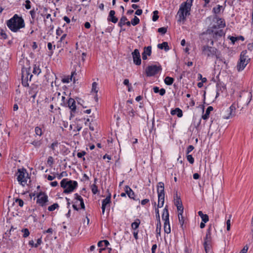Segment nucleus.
Returning a JSON list of instances; mask_svg holds the SVG:
<instances>
[{
  "label": "nucleus",
  "instance_id": "f257e3e1",
  "mask_svg": "<svg viewBox=\"0 0 253 253\" xmlns=\"http://www.w3.org/2000/svg\"><path fill=\"white\" fill-rule=\"evenodd\" d=\"M7 26L11 31L17 32L25 27L24 20L16 14L7 21Z\"/></svg>",
  "mask_w": 253,
  "mask_h": 253
},
{
  "label": "nucleus",
  "instance_id": "f03ea898",
  "mask_svg": "<svg viewBox=\"0 0 253 253\" xmlns=\"http://www.w3.org/2000/svg\"><path fill=\"white\" fill-rule=\"evenodd\" d=\"M193 1V0H187L185 2H182L180 4L177 14L178 17V21H184L186 20V17L190 14Z\"/></svg>",
  "mask_w": 253,
  "mask_h": 253
},
{
  "label": "nucleus",
  "instance_id": "7ed1b4c3",
  "mask_svg": "<svg viewBox=\"0 0 253 253\" xmlns=\"http://www.w3.org/2000/svg\"><path fill=\"white\" fill-rule=\"evenodd\" d=\"M60 185L61 187L64 189L63 192L66 194H69L73 192L78 187V182L76 181L64 178L61 180Z\"/></svg>",
  "mask_w": 253,
  "mask_h": 253
},
{
  "label": "nucleus",
  "instance_id": "20e7f679",
  "mask_svg": "<svg viewBox=\"0 0 253 253\" xmlns=\"http://www.w3.org/2000/svg\"><path fill=\"white\" fill-rule=\"evenodd\" d=\"M217 49L214 47L205 45L202 47V54L207 56L208 57H213L215 56L218 58V56L217 54Z\"/></svg>",
  "mask_w": 253,
  "mask_h": 253
},
{
  "label": "nucleus",
  "instance_id": "39448f33",
  "mask_svg": "<svg viewBox=\"0 0 253 253\" xmlns=\"http://www.w3.org/2000/svg\"><path fill=\"white\" fill-rule=\"evenodd\" d=\"M211 226H210L207 230L206 235L204 238V247L206 253H208L211 247Z\"/></svg>",
  "mask_w": 253,
  "mask_h": 253
},
{
  "label": "nucleus",
  "instance_id": "423d86ee",
  "mask_svg": "<svg viewBox=\"0 0 253 253\" xmlns=\"http://www.w3.org/2000/svg\"><path fill=\"white\" fill-rule=\"evenodd\" d=\"M17 179L19 183L22 186H25L27 184V179L28 178V173L25 169H18L17 173Z\"/></svg>",
  "mask_w": 253,
  "mask_h": 253
},
{
  "label": "nucleus",
  "instance_id": "0eeeda50",
  "mask_svg": "<svg viewBox=\"0 0 253 253\" xmlns=\"http://www.w3.org/2000/svg\"><path fill=\"white\" fill-rule=\"evenodd\" d=\"M247 51H243L240 55V61L237 65V69L238 71H242L248 64L250 58H248L246 54Z\"/></svg>",
  "mask_w": 253,
  "mask_h": 253
},
{
  "label": "nucleus",
  "instance_id": "6e6552de",
  "mask_svg": "<svg viewBox=\"0 0 253 253\" xmlns=\"http://www.w3.org/2000/svg\"><path fill=\"white\" fill-rule=\"evenodd\" d=\"M236 106L233 104L226 110L223 112L222 117L224 119H228L235 115Z\"/></svg>",
  "mask_w": 253,
  "mask_h": 253
},
{
  "label": "nucleus",
  "instance_id": "1a4fd4ad",
  "mask_svg": "<svg viewBox=\"0 0 253 253\" xmlns=\"http://www.w3.org/2000/svg\"><path fill=\"white\" fill-rule=\"evenodd\" d=\"M22 84L24 86H29L28 81L29 80L31 81V78L33 76L32 74H30L29 71L27 69L22 70Z\"/></svg>",
  "mask_w": 253,
  "mask_h": 253
},
{
  "label": "nucleus",
  "instance_id": "9d476101",
  "mask_svg": "<svg viewBox=\"0 0 253 253\" xmlns=\"http://www.w3.org/2000/svg\"><path fill=\"white\" fill-rule=\"evenodd\" d=\"M161 69V67L157 65H151L146 68L145 72L147 76L151 77L157 74Z\"/></svg>",
  "mask_w": 253,
  "mask_h": 253
},
{
  "label": "nucleus",
  "instance_id": "9b49d317",
  "mask_svg": "<svg viewBox=\"0 0 253 253\" xmlns=\"http://www.w3.org/2000/svg\"><path fill=\"white\" fill-rule=\"evenodd\" d=\"M133 63L136 65H140L141 63L140 55L138 49H135L131 53Z\"/></svg>",
  "mask_w": 253,
  "mask_h": 253
},
{
  "label": "nucleus",
  "instance_id": "f8f14e48",
  "mask_svg": "<svg viewBox=\"0 0 253 253\" xmlns=\"http://www.w3.org/2000/svg\"><path fill=\"white\" fill-rule=\"evenodd\" d=\"M48 197L44 193H40L37 196V203L40 206L43 207L45 205V203L47 202Z\"/></svg>",
  "mask_w": 253,
  "mask_h": 253
},
{
  "label": "nucleus",
  "instance_id": "ddd939ff",
  "mask_svg": "<svg viewBox=\"0 0 253 253\" xmlns=\"http://www.w3.org/2000/svg\"><path fill=\"white\" fill-rule=\"evenodd\" d=\"M66 106L69 108L72 113H74L76 110L75 100L73 98H70L67 102Z\"/></svg>",
  "mask_w": 253,
  "mask_h": 253
},
{
  "label": "nucleus",
  "instance_id": "4468645a",
  "mask_svg": "<svg viewBox=\"0 0 253 253\" xmlns=\"http://www.w3.org/2000/svg\"><path fill=\"white\" fill-rule=\"evenodd\" d=\"M111 202V194H110L107 197L103 199L102 201V213L104 214L105 209L107 205H109Z\"/></svg>",
  "mask_w": 253,
  "mask_h": 253
},
{
  "label": "nucleus",
  "instance_id": "2eb2a0df",
  "mask_svg": "<svg viewBox=\"0 0 253 253\" xmlns=\"http://www.w3.org/2000/svg\"><path fill=\"white\" fill-rule=\"evenodd\" d=\"M216 25L212 27V28L216 29V28L220 29L224 28L225 26V22L224 20L220 18H216Z\"/></svg>",
  "mask_w": 253,
  "mask_h": 253
},
{
  "label": "nucleus",
  "instance_id": "dca6fc26",
  "mask_svg": "<svg viewBox=\"0 0 253 253\" xmlns=\"http://www.w3.org/2000/svg\"><path fill=\"white\" fill-rule=\"evenodd\" d=\"M115 11L114 10H110L107 18L108 21H111L113 23H116L118 21V19L115 16Z\"/></svg>",
  "mask_w": 253,
  "mask_h": 253
},
{
  "label": "nucleus",
  "instance_id": "f3484780",
  "mask_svg": "<svg viewBox=\"0 0 253 253\" xmlns=\"http://www.w3.org/2000/svg\"><path fill=\"white\" fill-rule=\"evenodd\" d=\"M157 193L158 196H165L164 192V183L162 182H160L157 186Z\"/></svg>",
  "mask_w": 253,
  "mask_h": 253
},
{
  "label": "nucleus",
  "instance_id": "a211bd4d",
  "mask_svg": "<svg viewBox=\"0 0 253 253\" xmlns=\"http://www.w3.org/2000/svg\"><path fill=\"white\" fill-rule=\"evenodd\" d=\"M162 219L165 222H169V212L168 211V206H166L162 214Z\"/></svg>",
  "mask_w": 253,
  "mask_h": 253
},
{
  "label": "nucleus",
  "instance_id": "6ab92c4d",
  "mask_svg": "<svg viewBox=\"0 0 253 253\" xmlns=\"http://www.w3.org/2000/svg\"><path fill=\"white\" fill-rule=\"evenodd\" d=\"M225 7H223L222 5H217L216 6L212 8V12L213 14L215 15H217L220 13L221 11H223L224 10Z\"/></svg>",
  "mask_w": 253,
  "mask_h": 253
},
{
  "label": "nucleus",
  "instance_id": "aec40b11",
  "mask_svg": "<svg viewBox=\"0 0 253 253\" xmlns=\"http://www.w3.org/2000/svg\"><path fill=\"white\" fill-rule=\"evenodd\" d=\"M125 190V192H126L129 198L134 199V193L128 186H126Z\"/></svg>",
  "mask_w": 253,
  "mask_h": 253
},
{
  "label": "nucleus",
  "instance_id": "412c9836",
  "mask_svg": "<svg viewBox=\"0 0 253 253\" xmlns=\"http://www.w3.org/2000/svg\"><path fill=\"white\" fill-rule=\"evenodd\" d=\"M171 114L172 115H177V116L179 118H180L183 115L182 111L181 109L178 108H176L174 110L171 111Z\"/></svg>",
  "mask_w": 253,
  "mask_h": 253
},
{
  "label": "nucleus",
  "instance_id": "4be33fe9",
  "mask_svg": "<svg viewBox=\"0 0 253 253\" xmlns=\"http://www.w3.org/2000/svg\"><path fill=\"white\" fill-rule=\"evenodd\" d=\"M178 218L179 224H180L181 228L182 229H184V228L185 227V226L184 225L185 220L184 219V217L183 216V215L181 214V213H178Z\"/></svg>",
  "mask_w": 253,
  "mask_h": 253
},
{
  "label": "nucleus",
  "instance_id": "5701e85b",
  "mask_svg": "<svg viewBox=\"0 0 253 253\" xmlns=\"http://www.w3.org/2000/svg\"><path fill=\"white\" fill-rule=\"evenodd\" d=\"M198 214L201 217L204 222L206 223L209 221V216L207 214H204L202 211H199Z\"/></svg>",
  "mask_w": 253,
  "mask_h": 253
},
{
  "label": "nucleus",
  "instance_id": "b1692460",
  "mask_svg": "<svg viewBox=\"0 0 253 253\" xmlns=\"http://www.w3.org/2000/svg\"><path fill=\"white\" fill-rule=\"evenodd\" d=\"M157 46L159 48L161 49H164L166 51H167L169 49L168 43L166 42H164L162 43L158 44Z\"/></svg>",
  "mask_w": 253,
  "mask_h": 253
},
{
  "label": "nucleus",
  "instance_id": "393cba45",
  "mask_svg": "<svg viewBox=\"0 0 253 253\" xmlns=\"http://www.w3.org/2000/svg\"><path fill=\"white\" fill-rule=\"evenodd\" d=\"M213 110V107L212 106H209L206 111L205 114L203 115L202 118L204 120H207L209 117L210 112Z\"/></svg>",
  "mask_w": 253,
  "mask_h": 253
},
{
  "label": "nucleus",
  "instance_id": "a878e982",
  "mask_svg": "<svg viewBox=\"0 0 253 253\" xmlns=\"http://www.w3.org/2000/svg\"><path fill=\"white\" fill-rule=\"evenodd\" d=\"M165 201V196H158V208L163 207Z\"/></svg>",
  "mask_w": 253,
  "mask_h": 253
},
{
  "label": "nucleus",
  "instance_id": "bb28decb",
  "mask_svg": "<svg viewBox=\"0 0 253 253\" xmlns=\"http://www.w3.org/2000/svg\"><path fill=\"white\" fill-rule=\"evenodd\" d=\"M140 224V221L139 219H135V221L131 223V228L136 230L139 227Z\"/></svg>",
  "mask_w": 253,
  "mask_h": 253
},
{
  "label": "nucleus",
  "instance_id": "cd10ccee",
  "mask_svg": "<svg viewBox=\"0 0 253 253\" xmlns=\"http://www.w3.org/2000/svg\"><path fill=\"white\" fill-rule=\"evenodd\" d=\"M164 231L165 232L169 234L170 233V226L169 224V222H164Z\"/></svg>",
  "mask_w": 253,
  "mask_h": 253
},
{
  "label": "nucleus",
  "instance_id": "c85d7f7f",
  "mask_svg": "<svg viewBox=\"0 0 253 253\" xmlns=\"http://www.w3.org/2000/svg\"><path fill=\"white\" fill-rule=\"evenodd\" d=\"M164 82L167 85H170L173 84L174 79L171 77H166L165 79Z\"/></svg>",
  "mask_w": 253,
  "mask_h": 253
},
{
  "label": "nucleus",
  "instance_id": "c756f323",
  "mask_svg": "<svg viewBox=\"0 0 253 253\" xmlns=\"http://www.w3.org/2000/svg\"><path fill=\"white\" fill-rule=\"evenodd\" d=\"M212 32H214V35L215 37H222L224 35V33L223 31L221 29H218L217 31H214V30H212Z\"/></svg>",
  "mask_w": 253,
  "mask_h": 253
},
{
  "label": "nucleus",
  "instance_id": "7c9ffc66",
  "mask_svg": "<svg viewBox=\"0 0 253 253\" xmlns=\"http://www.w3.org/2000/svg\"><path fill=\"white\" fill-rule=\"evenodd\" d=\"M75 73H72L71 76L65 77L62 79V82L63 83H69L72 81V77Z\"/></svg>",
  "mask_w": 253,
  "mask_h": 253
},
{
  "label": "nucleus",
  "instance_id": "2f4dec72",
  "mask_svg": "<svg viewBox=\"0 0 253 253\" xmlns=\"http://www.w3.org/2000/svg\"><path fill=\"white\" fill-rule=\"evenodd\" d=\"M127 21V19L126 16H122L118 23V26L122 27L123 25L126 24V22Z\"/></svg>",
  "mask_w": 253,
  "mask_h": 253
},
{
  "label": "nucleus",
  "instance_id": "473e14b6",
  "mask_svg": "<svg viewBox=\"0 0 253 253\" xmlns=\"http://www.w3.org/2000/svg\"><path fill=\"white\" fill-rule=\"evenodd\" d=\"M109 245V243L107 240L100 241L97 244L99 247H107Z\"/></svg>",
  "mask_w": 253,
  "mask_h": 253
},
{
  "label": "nucleus",
  "instance_id": "72a5a7b5",
  "mask_svg": "<svg viewBox=\"0 0 253 253\" xmlns=\"http://www.w3.org/2000/svg\"><path fill=\"white\" fill-rule=\"evenodd\" d=\"M41 72V70L39 66L34 65L33 73L35 75H39Z\"/></svg>",
  "mask_w": 253,
  "mask_h": 253
},
{
  "label": "nucleus",
  "instance_id": "f704fd0d",
  "mask_svg": "<svg viewBox=\"0 0 253 253\" xmlns=\"http://www.w3.org/2000/svg\"><path fill=\"white\" fill-rule=\"evenodd\" d=\"M143 53L150 56L151 54V46H148L147 47H145Z\"/></svg>",
  "mask_w": 253,
  "mask_h": 253
},
{
  "label": "nucleus",
  "instance_id": "c9c22d12",
  "mask_svg": "<svg viewBox=\"0 0 253 253\" xmlns=\"http://www.w3.org/2000/svg\"><path fill=\"white\" fill-rule=\"evenodd\" d=\"M35 132L37 135L42 136V128L39 126H36L35 128Z\"/></svg>",
  "mask_w": 253,
  "mask_h": 253
},
{
  "label": "nucleus",
  "instance_id": "e433bc0d",
  "mask_svg": "<svg viewBox=\"0 0 253 253\" xmlns=\"http://www.w3.org/2000/svg\"><path fill=\"white\" fill-rule=\"evenodd\" d=\"M140 22L139 19L136 16L131 20V23L133 26H135L139 24Z\"/></svg>",
  "mask_w": 253,
  "mask_h": 253
},
{
  "label": "nucleus",
  "instance_id": "4c0bfd02",
  "mask_svg": "<svg viewBox=\"0 0 253 253\" xmlns=\"http://www.w3.org/2000/svg\"><path fill=\"white\" fill-rule=\"evenodd\" d=\"M59 207V205L57 203L53 204L51 206H50L48 207V210L49 211H53L55 209H56L57 208Z\"/></svg>",
  "mask_w": 253,
  "mask_h": 253
},
{
  "label": "nucleus",
  "instance_id": "58836bf2",
  "mask_svg": "<svg viewBox=\"0 0 253 253\" xmlns=\"http://www.w3.org/2000/svg\"><path fill=\"white\" fill-rule=\"evenodd\" d=\"M21 231H22V232L23 233V237L24 238H26V237H28L30 235V232L27 228L23 229L21 230Z\"/></svg>",
  "mask_w": 253,
  "mask_h": 253
},
{
  "label": "nucleus",
  "instance_id": "ea45409f",
  "mask_svg": "<svg viewBox=\"0 0 253 253\" xmlns=\"http://www.w3.org/2000/svg\"><path fill=\"white\" fill-rule=\"evenodd\" d=\"M158 13H159V12L157 10H155L153 12V15L152 17V20L153 21H156L158 19V18H159Z\"/></svg>",
  "mask_w": 253,
  "mask_h": 253
},
{
  "label": "nucleus",
  "instance_id": "a19ab883",
  "mask_svg": "<svg viewBox=\"0 0 253 253\" xmlns=\"http://www.w3.org/2000/svg\"><path fill=\"white\" fill-rule=\"evenodd\" d=\"M158 31L162 34H165L167 32V28L166 27H161L158 29Z\"/></svg>",
  "mask_w": 253,
  "mask_h": 253
},
{
  "label": "nucleus",
  "instance_id": "79ce46f5",
  "mask_svg": "<svg viewBox=\"0 0 253 253\" xmlns=\"http://www.w3.org/2000/svg\"><path fill=\"white\" fill-rule=\"evenodd\" d=\"M97 84L96 82H93L92 84V91L97 93L98 90L97 89Z\"/></svg>",
  "mask_w": 253,
  "mask_h": 253
},
{
  "label": "nucleus",
  "instance_id": "37998d69",
  "mask_svg": "<svg viewBox=\"0 0 253 253\" xmlns=\"http://www.w3.org/2000/svg\"><path fill=\"white\" fill-rule=\"evenodd\" d=\"M187 159L188 161L191 164H193L194 162V159L192 157L191 155H187Z\"/></svg>",
  "mask_w": 253,
  "mask_h": 253
},
{
  "label": "nucleus",
  "instance_id": "c03bdc74",
  "mask_svg": "<svg viewBox=\"0 0 253 253\" xmlns=\"http://www.w3.org/2000/svg\"><path fill=\"white\" fill-rule=\"evenodd\" d=\"M15 202L17 203L20 207H22L24 205V202L21 199H16Z\"/></svg>",
  "mask_w": 253,
  "mask_h": 253
},
{
  "label": "nucleus",
  "instance_id": "a18cd8bd",
  "mask_svg": "<svg viewBox=\"0 0 253 253\" xmlns=\"http://www.w3.org/2000/svg\"><path fill=\"white\" fill-rule=\"evenodd\" d=\"M156 231L157 233H160L161 231V221L160 220H157V224L156 225Z\"/></svg>",
  "mask_w": 253,
  "mask_h": 253
},
{
  "label": "nucleus",
  "instance_id": "49530a36",
  "mask_svg": "<svg viewBox=\"0 0 253 253\" xmlns=\"http://www.w3.org/2000/svg\"><path fill=\"white\" fill-rule=\"evenodd\" d=\"M68 174L66 171H62L60 174H58L57 177L58 179H61L62 177H66Z\"/></svg>",
  "mask_w": 253,
  "mask_h": 253
},
{
  "label": "nucleus",
  "instance_id": "de8ad7c7",
  "mask_svg": "<svg viewBox=\"0 0 253 253\" xmlns=\"http://www.w3.org/2000/svg\"><path fill=\"white\" fill-rule=\"evenodd\" d=\"M66 97L64 96H61V102L60 105L62 106H66Z\"/></svg>",
  "mask_w": 253,
  "mask_h": 253
},
{
  "label": "nucleus",
  "instance_id": "09e8293b",
  "mask_svg": "<svg viewBox=\"0 0 253 253\" xmlns=\"http://www.w3.org/2000/svg\"><path fill=\"white\" fill-rule=\"evenodd\" d=\"M91 191H92V192L94 194H95L97 193L98 192V189H97V187L96 186V185L95 184H93L92 186V187H91Z\"/></svg>",
  "mask_w": 253,
  "mask_h": 253
},
{
  "label": "nucleus",
  "instance_id": "8fccbe9b",
  "mask_svg": "<svg viewBox=\"0 0 253 253\" xmlns=\"http://www.w3.org/2000/svg\"><path fill=\"white\" fill-rule=\"evenodd\" d=\"M25 7L27 9H30L31 7V2L29 0H26L25 1Z\"/></svg>",
  "mask_w": 253,
  "mask_h": 253
},
{
  "label": "nucleus",
  "instance_id": "3c124183",
  "mask_svg": "<svg viewBox=\"0 0 253 253\" xmlns=\"http://www.w3.org/2000/svg\"><path fill=\"white\" fill-rule=\"evenodd\" d=\"M176 206L177 209L178 211V213H181V214H182L183 212V207L182 206V205Z\"/></svg>",
  "mask_w": 253,
  "mask_h": 253
},
{
  "label": "nucleus",
  "instance_id": "603ef678",
  "mask_svg": "<svg viewBox=\"0 0 253 253\" xmlns=\"http://www.w3.org/2000/svg\"><path fill=\"white\" fill-rule=\"evenodd\" d=\"M194 149V147L193 145H189L188 146L187 150H186V153L187 154H188L189 153H190Z\"/></svg>",
  "mask_w": 253,
  "mask_h": 253
},
{
  "label": "nucleus",
  "instance_id": "864d4df0",
  "mask_svg": "<svg viewBox=\"0 0 253 253\" xmlns=\"http://www.w3.org/2000/svg\"><path fill=\"white\" fill-rule=\"evenodd\" d=\"M53 159L52 158V157L51 156H49L48 158V159H47V163L50 165V166H51L53 165Z\"/></svg>",
  "mask_w": 253,
  "mask_h": 253
},
{
  "label": "nucleus",
  "instance_id": "5fc2aeb1",
  "mask_svg": "<svg viewBox=\"0 0 253 253\" xmlns=\"http://www.w3.org/2000/svg\"><path fill=\"white\" fill-rule=\"evenodd\" d=\"M158 208H159L157 207V208L156 209V210H155L156 216L157 218V220H160V216L159 211Z\"/></svg>",
  "mask_w": 253,
  "mask_h": 253
},
{
  "label": "nucleus",
  "instance_id": "6e6d98bb",
  "mask_svg": "<svg viewBox=\"0 0 253 253\" xmlns=\"http://www.w3.org/2000/svg\"><path fill=\"white\" fill-rule=\"evenodd\" d=\"M74 196L75 199L77 201H79L80 202L81 200H83V199L82 198V197L77 193L75 194Z\"/></svg>",
  "mask_w": 253,
  "mask_h": 253
},
{
  "label": "nucleus",
  "instance_id": "4d7b16f0",
  "mask_svg": "<svg viewBox=\"0 0 253 253\" xmlns=\"http://www.w3.org/2000/svg\"><path fill=\"white\" fill-rule=\"evenodd\" d=\"M58 142H54L53 143H52L50 146V148L52 150H55V148L56 147H57L58 146Z\"/></svg>",
  "mask_w": 253,
  "mask_h": 253
},
{
  "label": "nucleus",
  "instance_id": "13d9d810",
  "mask_svg": "<svg viewBox=\"0 0 253 253\" xmlns=\"http://www.w3.org/2000/svg\"><path fill=\"white\" fill-rule=\"evenodd\" d=\"M32 144L36 147H39L41 145V143L40 141H34Z\"/></svg>",
  "mask_w": 253,
  "mask_h": 253
},
{
  "label": "nucleus",
  "instance_id": "bf43d9fd",
  "mask_svg": "<svg viewBox=\"0 0 253 253\" xmlns=\"http://www.w3.org/2000/svg\"><path fill=\"white\" fill-rule=\"evenodd\" d=\"M86 153L84 151H82L77 153V156L78 158H81L85 155Z\"/></svg>",
  "mask_w": 253,
  "mask_h": 253
},
{
  "label": "nucleus",
  "instance_id": "052dcab7",
  "mask_svg": "<svg viewBox=\"0 0 253 253\" xmlns=\"http://www.w3.org/2000/svg\"><path fill=\"white\" fill-rule=\"evenodd\" d=\"M42 239L41 238H39L37 240V243L35 244V248H37L39 245H40L42 243Z\"/></svg>",
  "mask_w": 253,
  "mask_h": 253
},
{
  "label": "nucleus",
  "instance_id": "680f3d73",
  "mask_svg": "<svg viewBox=\"0 0 253 253\" xmlns=\"http://www.w3.org/2000/svg\"><path fill=\"white\" fill-rule=\"evenodd\" d=\"M0 36L3 39H6L7 38V35L3 30H1L0 32Z\"/></svg>",
  "mask_w": 253,
  "mask_h": 253
},
{
  "label": "nucleus",
  "instance_id": "e2e57ef3",
  "mask_svg": "<svg viewBox=\"0 0 253 253\" xmlns=\"http://www.w3.org/2000/svg\"><path fill=\"white\" fill-rule=\"evenodd\" d=\"M229 39L231 40L232 42L234 44L235 43V42L237 40V38L232 37V36H230Z\"/></svg>",
  "mask_w": 253,
  "mask_h": 253
},
{
  "label": "nucleus",
  "instance_id": "0e129e2a",
  "mask_svg": "<svg viewBox=\"0 0 253 253\" xmlns=\"http://www.w3.org/2000/svg\"><path fill=\"white\" fill-rule=\"evenodd\" d=\"M149 202V200L147 199H143L141 201V204L142 205H145Z\"/></svg>",
  "mask_w": 253,
  "mask_h": 253
},
{
  "label": "nucleus",
  "instance_id": "69168bd1",
  "mask_svg": "<svg viewBox=\"0 0 253 253\" xmlns=\"http://www.w3.org/2000/svg\"><path fill=\"white\" fill-rule=\"evenodd\" d=\"M157 248V246L156 244H154L152 246V249H151L152 253H155L156 250Z\"/></svg>",
  "mask_w": 253,
  "mask_h": 253
},
{
  "label": "nucleus",
  "instance_id": "338daca9",
  "mask_svg": "<svg viewBox=\"0 0 253 253\" xmlns=\"http://www.w3.org/2000/svg\"><path fill=\"white\" fill-rule=\"evenodd\" d=\"M138 230H134L133 233V236L136 240H137L138 239Z\"/></svg>",
  "mask_w": 253,
  "mask_h": 253
},
{
  "label": "nucleus",
  "instance_id": "774afa93",
  "mask_svg": "<svg viewBox=\"0 0 253 253\" xmlns=\"http://www.w3.org/2000/svg\"><path fill=\"white\" fill-rule=\"evenodd\" d=\"M63 31L60 28H58L57 30H56V35L57 36H60L61 35V34L62 33Z\"/></svg>",
  "mask_w": 253,
  "mask_h": 253
}]
</instances>
